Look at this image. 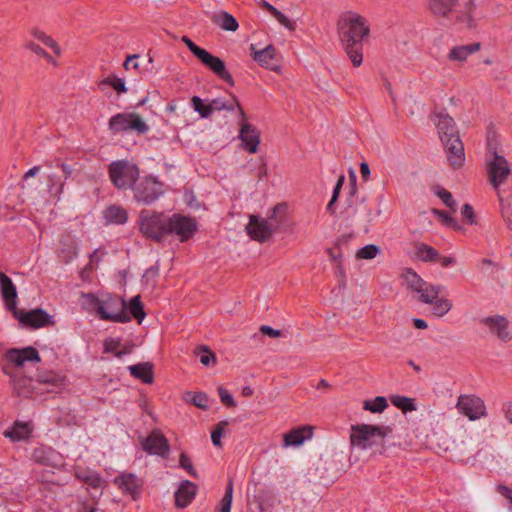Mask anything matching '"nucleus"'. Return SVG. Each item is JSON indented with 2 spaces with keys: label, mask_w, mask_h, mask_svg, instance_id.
<instances>
[{
  "label": "nucleus",
  "mask_w": 512,
  "mask_h": 512,
  "mask_svg": "<svg viewBox=\"0 0 512 512\" xmlns=\"http://www.w3.org/2000/svg\"><path fill=\"white\" fill-rule=\"evenodd\" d=\"M137 226L145 239L156 243H161L170 235H175L182 243L187 242L198 230L197 222L192 217L146 209L140 211Z\"/></svg>",
  "instance_id": "nucleus-1"
},
{
  "label": "nucleus",
  "mask_w": 512,
  "mask_h": 512,
  "mask_svg": "<svg viewBox=\"0 0 512 512\" xmlns=\"http://www.w3.org/2000/svg\"><path fill=\"white\" fill-rule=\"evenodd\" d=\"M339 40L354 67L363 62V46L370 38L368 20L354 11L342 13L337 21Z\"/></svg>",
  "instance_id": "nucleus-2"
},
{
  "label": "nucleus",
  "mask_w": 512,
  "mask_h": 512,
  "mask_svg": "<svg viewBox=\"0 0 512 512\" xmlns=\"http://www.w3.org/2000/svg\"><path fill=\"white\" fill-rule=\"evenodd\" d=\"M431 118L437 127L450 166L453 169L461 168L465 161L464 144L454 119L446 111L433 113Z\"/></svg>",
  "instance_id": "nucleus-3"
},
{
  "label": "nucleus",
  "mask_w": 512,
  "mask_h": 512,
  "mask_svg": "<svg viewBox=\"0 0 512 512\" xmlns=\"http://www.w3.org/2000/svg\"><path fill=\"white\" fill-rule=\"evenodd\" d=\"M428 10L437 19H445L453 25H463L468 29L476 27L474 0H428Z\"/></svg>",
  "instance_id": "nucleus-4"
},
{
  "label": "nucleus",
  "mask_w": 512,
  "mask_h": 512,
  "mask_svg": "<svg viewBox=\"0 0 512 512\" xmlns=\"http://www.w3.org/2000/svg\"><path fill=\"white\" fill-rule=\"evenodd\" d=\"M392 433L390 426L371 424H356L351 426L350 444L361 450L377 447V452L385 451V438Z\"/></svg>",
  "instance_id": "nucleus-5"
},
{
  "label": "nucleus",
  "mask_w": 512,
  "mask_h": 512,
  "mask_svg": "<svg viewBox=\"0 0 512 512\" xmlns=\"http://www.w3.org/2000/svg\"><path fill=\"white\" fill-rule=\"evenodd\" d=\"M86 297L101 320L117 323H127L130 321L127 303L120 296L108 295L106 299H99L95 294L89 293Z\"/></svg>",
  "instance_id": "nucleus-6"
},
{
  "label": "nucleus",
  "mask_w": 512,
  "mask_h": 512,
  "mask_svg": "<svg viewBox=\"0 0 512 512\" xmlns=\"http://www.w3.org/2000/svg\"><path fill=\"white\" fill-rule=\"evenodd\" d=\"M181 41L205 67L216 74L221 80L225 81L229 86L233 87L235 85L232 75L226 70L225 62L221 58L199 47L188 36H182Z\"/></svg>",
  "instance_id": "nucleus-7"
},
{
  "label": "nucleus",
  "mask_w": 512,
  "mask_h": 512,
  "mask_svg": "<svg viewBox=\"0 0 512 512\" xmlns=\"http://www.w3.org/2000/svg\"><path fill=\"white\" fill-rule=\"evenodd\" d=\"M131 190L135 202L150 206L165 193V185L154 176H139Z\"/></svg>",
  "instance_id": "nucleus-8"
},
{
  "label": "nucleus",
  "mask_w": 512,
  "mask_h": 512,
  "mask_svg": "<svg viewBox=\"0 0 512 512\" xmlns=\"http://www.w3.org/2000/svg\"><path fill=\"white\" fill-rule=\"evenodd\" d=\"M108 173L110 181L119 190L132 189V185L140 176L138 166L128 160L113 161L108 167Z\"/></svg>",
  "instance_id": "nucleus-9"
},
{
  "label": "nucleus",
  "mask_w": 512,
  "mask_h": 512,
  "mask_svg": "<svg viewBox=\"0 0 512 512\" xmlns=\"http://www.w3.org/2000/svg\"><path fill=\"white\" fill-rule=\"evenodd\" d=\"M4 361L1 370L5 375L11 376L18 374L14 369L24 367L26 362L39 363L41 362V357L36 348L28 346L21 349H8L4 354Z\"/></svg>",
  "instance_id": "nucleus-10"
},
{
  "label": "nucleus",
  "mask_w": 512,
  "mask_h": 512,
  "mask_svg": "<svg viewBox=\"0 0 512 512\" xmlns=\"http://www.w3.org/2000/svg\"><path fill=\"white\" fill-rule=\"evenodd\" d=\"M402 277L407 287L419 294L418 301L422 303H433L443 289L441 285L428 284L412 268H405Z\"/></svg>",
  "instance_id": "nucleus-11"
},
{
  "label": "nucleus",
  "mask_w": 512,
  "mask_h": 512,
  "mask_svg": "<svg viewBox=\"0 0 512 512\" xmlns=\"http://www.w3.org/2000/svg\"><path fill=\"white\" fill-rule=\"evenodd\" d=\"M108 128L113 134L134 131L138 135L146 134L149 126L137 113H117L109 119Z\"/></svg>",
  "instance_id": "nucleus-12"
},
{
  "label": "nucleus",
  "mask_w": 512,
  "mask_h": 512,
  "mask_svg": "<svg viewBox=\"0 0 512 512\" xmlns=\"http://www.w3.org/2000/svg\"><path fill=\"white\" fill-rule=\"evenodd\" d=\"M12 314L22 326L32 329L53 326L55 324L53 317L41 308L27 312L16 309Z\"/></svg>",
  "instance_id": "nucleus-13"
},
{
  "label": "nucleus",
  "mask_w": 512,
  "mask_h": 512,
  "mask_svg": "<svg viewBox=\"0 0 512 512\" xmlns=\"http://www.w3.org/2000/svg\"><path fill=\"white\" fill-rule=\"evenodd\" d=\"M488 178L495 189L504 184L511 174V167L502 155H499L496 149L493 152V159L489 161L487 166Z\"/></svg>",
  "instance_id": "nucleus-14"
},
{
  "label": "nucleus",
  "mask_w": 512,
  "mask_h": 512,
  "mask_svg": "<svg viewBox=\"0 0 512 512\" xmlns=\"http://www.w3.org/2000/svg\"><path fill=\"white\" fill-rule=\"evenodd\" d=\"M277 225L269 223L268 220L258 215H251L246 225V232L249 237L259 243L268 241L276 233Z\"/></svg>",
  "instance_id": "nucleus-15"
},
{
  "label": "nucleus",
  "mask_w": 512,
  "mask_h": 512,
  "mask_svg": "<svg viewBox=\"0 0 512 512\" xmlns=\"http://www.w3.org/2000/svg\"><path fill=\"white\" fill-rule=\"evenodd\" d=\"M458 411L470 420H477L486 414L484 401L475 395H460L456 404Z\"/></svg>",
  "instance_id": "nucleus-16"
},
{
  "label": "nucleus",
  "mask_w": 512,
  "mask_h": 512,
  "mask_svg": "<svg viewBox=\"0 0 512 512\" xmlns=\"http://www.w3.org/2000/svg\"><path fill=\"white\" fill-rule=\"evenodd\" d=\"M479 324L488 328L489 332L502 342L512 340V330L509 320L502 315L483 317Z\"/></svg>",
  "instance_id": "nucleus-17"
},
{
  "label": "nucleus",
  "mask_w": 512,
  "mask_h": 512,
  "mask_svg": "<svg viewBox=\"0 0 512 512\" xmlns=\"http://www.w3.org/2000/svg\"><path fill=\"white\" fill-rule=\"evenodd\" d=\"M143 450L151 455L167 458L170 453V444L160 429H153L142 442Z\"/></svg>",
  "instance_id": "nucleus-18"
},
{
  "label": "nucleus",
  "mask_w": 512,
  "mask_h": 512,
  "mask_svg": "<svg viewBox=\"0 0 512 512\" xmlns=\"http://www.w3.org/2000/svg\"><path fill=\"white\" fill-rule=\"evenodd\" d=\"M251 56L255 62H257L261 67L269 69L274 72L280 71V66L274 63V60L277 55L276 48L270 44L267 47L256 50L255 45H250Z\"/></svg>",
  "instance_id": "nucleus-19"
},
{
  "label": "nucleus",
  "mask_w": 512,
  "mask_h": 512,
  "mask_svg": "<svg viewBox=\"0 0 512 512\" xmlns=\"http://www.w3.org/2000/svg\"><path fill=\"white\" fill-rule=\"evenodd\" d=\"M239 138L242 141L241 147L245 151L252 154L258 151L260 144V132L254 125L244 120L241 124Z\"/></svg>",
  "instance_id": "nucleus-20"
},
{
  "label": "nucleus",
  "mask_w": 512,
  "mask_h": 512,
  "mask_svg": "<svg viewBox=\"0 0 512 512\" xmlns=\"http://www.w3.org/2000/svg\"><path fill=\"white\" fill-rule=\"evenodd\" d=\"M0 292L8 311L14 312L17 308V290L13 281L4 272L0 271Z\"/></svg>",
  "instance_id": "nucleus-21"
},
{
  "label": "nucleus",
  "mask_w": 512,
  "mask_h": 512,
  "mask_svg": "<svg viewBox=\"0 0 512 512\" xmlns=\"http://www.w3.org/2000/svg\"><path fill=\"white\" fill-rule=\"evenodd\" d=\"M114 484L117 485L122 492L130 494L134 500L137 499L141 483L136 475L132 473H122L115 477Z\"/></svg>",
  "instance_id": "nucleus-22"
},
{
  "label": "nucleus",
  "mask_w": 512,
  "mask_h": 512,
  "mask_svg": "<svg viewBox=\"0 0 512 512\" xmlns=\"http://www.w3.org/2000/svg\"><path fill=\"white\" fill-rule=\"evenodd\" d=\"M9 378L15 396L30 398L34 394L33 379L31 377L17 374L11 375Z\"/></svg>",
  "instance_id": "nucleus-23"
},
{
  "label": "nucleus",
  "mask_w": 512,
  "mask_h": 512,
  "mask_svg": "<svg viewBox=\"0 0 512 512\" xmlns=\"http://www.w3.org/2000/svg\"><path fill=\"white\" fill-rule=\"evenodd\" d=\"M197 486L189 480L183 481L175 492V505L178 508L187 507L196 496Z\"/></svg>",
  "instance_id": "nucleus-24"
},
{
  "label": "nucleus",
  "mask_w": 512,
  "mask_h": 512,
  "mask_svg": "<svg viewBox=\"0 0 512 512\" xmlns=\"http://www.w3.org/2000/svg\"><path fill=\"white\" fill-rule=\"evenodd\" d=\"M130 375L135 379L141 380L144 384L154 382V364L151 362H142L128 367Z\"/></svg>",
  "instance_id": "nucleus-25"
},
{
  "label": "nucleus",
  "mask_w": 512,
  "mask_h": 512,
  "mask_svg": "<svg viewBox=\"0 0 512 512\" xmlns=\"http://www.w3.org/2000/svg\"><path fill=\"white\" fill-rule=\"evenodd\" d=\"M480 49H481L480 42L470 43L467 45L455 46L449 51L447 58L450 61L464 62L467 60V58L470 55L478 52Z\"/></svg>",
  "instance_id": "nucleus-26"
},
{
  "label": "nucleus",
  "mask_w": 512,
  "mask_h": 512,
  "mask_svg": "<svg viewBox=\"0 0 512 512\" xmlns=\"http://www.w3.org/2000/svg\"><path fill=\"white\" fill-rule=\"evenodd\" d=\"M103 218L107 223L123 225L128 221V212L121 205L112 204L103 210Z\"/></svg>",
  "instance_id": "nucleus-27"
},
{
  "label": "nucleus",
  "mask_w": 512,
  "mask_h": 512,
  "mask_svg": "<svg viewBox=\"0 0 512 512\" xmlns=\"http://www.w3.org/2000/svg\"><path fill=\"white\" fill-rule=\"evenodd\" d=\"M312 436V428L310 426H303L290 430L284 435V446H299L305 439Z\"/></svg>",
  "instance_id": "nucleus-28"
},
{
  "label": "nucleus",
  "mask_w": 512,
  "mask_h": 512,
  "mask_svg": "<svg viewBox=\"0 0 512 512\" xmlns=\"http://www.w3.org/2000/svg\"><path fill=\"white\" fill-rule=\"evenodd\" d=\"M31 427L27 422L15 421L10 430L4 432V436L12 441L27 439L31 434Z\"/></svg>",
  "instance_id": "nucleus-29"
},
{
  "label": "nucleus",
  "mask_w": 512,
  "mask_h": 512,
  "mask_svg": "<svg viewBox=\"0 0 512 512\" xmlns=\"http://www.w3.org/2000/svg\"><path fill=\"white\" fill-rule=\"evenodd\" d=\"M414 247L416 257L423 262H436L439 258V252L432 246L416 242Z\"/></svg>",
  "instance_id": "nucleus-30"
},
{
  "label": "nucleus",
  "mask_w": 512,
  "mask_h": 512,
  "mask_svg": "<svg viewBox=\"0 0 512 512\" xmlns=\"http://www.w3.org/2000/svg\"><path fill=\"white\" fill-rule=\"evenodd\" d=\"M287 206L285 203L275 205L268 213L266 220L273 225H277L276 233L280 231L281 225L286 221Z\"/></svg>",
  "instance_id": "nucleus-31"
},
{
  "label": "nucleus",
  "mask_w": 512,
  "mask_h": 512,
  "mask_svg": "<svg viewBox=\"0 0 512 512\" xmlns=\"http://www.w3.org/2000/svg\"><path fill=\"white\" fill-rule=\"evenodd\" d=\"M127 312L130 315V319L133 317L139 324L142 323L146 317V312L144 310V305L141 302L140 295H136L130 299L127 304Z\"/></svg>",
  "instance_id": "nucleus-32"
},
{
  "label": "nucleus",
  "mask_w": 512,
  "mask_h": 512,
  "mask_svg": "<svg viewBox=\"0 0 512 512\" xmlns=\"http://www.w3.org/2000/svg\"><path fill=\"white\" fill-rule=\"evenodd\" d=\"M213 22L221 27L223 30L234 32L238 29L239 25L233 15L228 12L222 11L213 17Z\"/></svg>",
  "instance_id": "nucleus-33"
},
{
  "label": "nucleus",
  "mask_w": 512,
  "mask_h": 512,
  "mask_svg": "<svg viewBox=\"0 0 512 512\" xmlns=\"http://www.w3.org/2000/svg\"><path fill=\"white\" fill-rule=\"evenodd\" d=\"M184 400L201 410L209 409V398L204 392H186Z\"/></svg>",
  "instance_id": "nucleus-34"
},
{
  "label": "nucleus",
  "mask_w": 512,
  "mask_h": 512,
  "mask_svg": "<svg viewBox=\"0 0 512 512\" xmlns=\"http://www.w3.org/2000/svg\"><path fill=\"white\" fill-rule=\"evenodd\" d=\"M389 399L395 407L401 409L404 413L416 410L414 399L412 398L400 395H391Z\"/></svg>",
  "instance_id": "nucleus-35"
},
{
  "label": "nucleus",
  "mask_w": 512,
  "mask_h": 512,
  "mask_svg": "<svg viewBox=\"0 0 512 512\" xmlns=\"http://www.w3.org/2000/svg\"><path fill=\"white\" fill-rule=\"evenodd\" d=\"M264 8L270 14H272L281 25H283L284 27L288 28L291 31L295 30V23L293 21H291L281 11H279L277 8H275L273 5L264 1Z\"/></svg>",
  "instance_id": "nucleus-36"
},
{
  "label": "nucleus",
  "mask_w": 512,
  "mask_h": 512,
  "mask_svg": "<svg viewBox=\"0 0 512 512\" xmlns=\"http://www.w3.org/2000/svg\"><path fill=\"white\" fill-rule=\"evenodd\" d=\"M99 88H103V86H110L112 87L118 94L126 93L127 87L123 79L113 75L106 77L99 81L98 83Z\"/></svg>",
  "instance_id": "nucleus-37"
},
{
  "label": "nucleus",
  "mask_w": 512,
  "mask_h": 512,
  "mask_svg": "<svg viewBox=\"0 0 512 512\" xmlns=\"http://www.w3.org/2000/svg\"><path fill=\"white\" fill-rule=\"evenodd\" d=\"M53 453L54 451L51 448L40 446L33 450L32 459L36 463L49 466L51 465V456Z\"/></svg>",
  "instance_id": "nucleus-38"
},
{
  "label": "nucleus",
  "mask_w": 512,
  "mask_h": 512,
  "mask_svg": "<svg viewBox=\"0 0 512 512\" xmlns=\"http://www.w3.org/2000/svg\"><path fill=\"white\" fill-rule=\"evenodd\" d=\"M32 35L36 39H38L40 42H42L45 46L52 49L56 55L59 56L61 54V49H60V46L58 45V43L51 36L47 35L45 32H43L39 29H34L32 31Z\"/></svg>",
  "instance_id": "nucleus-39"
},
{
  "label": "nucleus",
  "mask_w": 512,
  "mask_h": 512,
  "mask_svg": "<svg viewBox=\"0 0 512 512\" xmlns=\"http://www.w3.org/2000/svg\"><path fill=\"white\" fill-rule=\"evenodd\" d=\"M432 305V314L436 317H443L446 315L452 308V302L449 299L438 297L433 300Z\"/></svg>",
  "instance_id": "nucleus-40"
},
{
  "label": "nucleus",
  "mask_w": 512,
  "mask_h": 512,
  "mask_svg": "<svg viewBox=\"0 0 512 512\" xmlns=\"http://www.w3.org/2000/svg\"><path fill=\"white\" fill-rule=\"evenodd\" d=\"M388 407V403L385 397L377 396L373 400L364 401L363 408L372 413H381Z\"/></svg>",
  "instance_id": "nucleus-41"
},
{
  "label": "nucleus",
  "mask_w": 512,
  "mask_h": 512,
  "mask_svg": "<svg viewBox=\"0 0 512 512\" xmlns=\"http://www.w3.org/2000/svg\"><path fill=\"white\" fill-rule=\"evenodd\" d=\"M441 223L447 227H451L456 231L462 230V226L458 224L457 220L444 210H434Z\"/></svg>",
  "instance_id": "nucleus-42"
},
{
  "label": "nucleus",
  "mask_w": 512,
  "mask_h": 512,
  "mask_svg": "<svg viewBox=\"0 0 512 512\" xmlns=\"http://www.w3.org/2000/svg\"><path fill=\"white\" fill-rule=\"evenodd\" d=\"M191 105L202 118H209L212 115L209 104H205L203 100L198 96H193L191 98Z\"/></svg>",
  "instance_id": "nucleus-43"
},
{
  "label": "nucleus",
  "mask_w": 512,
  "mask_h": 512,
  "mask_svg": "<svg viewBox=\"0 0 512 512\" xmlns=\"http://www.w3.org/2000/svg\"><path fill=\"white\" fill-rule=\"evenodd\" d=\"M228 425H229V423L226 420L220 421L215 425L214 429L211 432V440H212V443L214 446H216L218 448L222 447L221 438L224 434L225 428Z\"/></svg>",
  "instance_id": "nucleus-44"
},
{
  "label": "nucleus",
  "mask_w": 512,
  "mask_h": 512,
  "mask_svg": "<svg viewBox=\"0 0 512 512\" xmlns=\"http://www.w3.org/2000/svg\"><path fill=\"white\" fill-rule=\"evenodd\" d=\"M379 252L380 249L378 246L374 244H368L357 251L356 257L358 259L371 260L374 259Z\"/></svg>",
  "instance_id": "nucleus-45"
},
{
  "label": "nucleus",
  "mask_w": 512,
  "mask_h": 512,
  "mask_svg": "<svg viewBox=\"0 0 512 512\" xmlns=\"http://www.w3.org/2000/svg\"><path fill=\"white\" fill-rule=\"evenodd\" d=\"M77 256V245L74 241H70L66 248H63L59 252V257L64 263H69Z\"/></svg>",
  "instance_id": "nucleus-46"
},
{
  "label": "nucleus",
  "mask_w": 512,
  "mask_h": 512,
  "mask_svg": "<svg viewBox=\"0 0 512 512\" xmlns=\"http://www.w3.org/2000/svg\"><path fill=\"white\" fill-rule=\"evenodd\" d=\"M436 194L447 207H449L452 210H455L457 203L454 200L452 194L448 190L438 186Z\"/></svg>",
  "instance_id": "nucleus-47"
},
{
  "label": "nucleus",
  "mask_w": 512,
  "mask_h": 512,
  "mask_svg": "<svg viewBox=\"0 0 512 512\" xmlns=\"http://www.w3.org/2000/svg\"><path fill=\"white\" fill-rule=\"evenodd\" d=\"M200 352H203V354L200 355V362L204 366H209L211 363H216V355L214 352H212L207 346H199L197 348Z\"/></svg>",
  "instance_id": "nucleus-48"
},
{
  "label": "nucleus",
  "mask_w": 512,
  "mask_h": 512,
  "mask_svg": "<svg viewBox=\"0 0 512 512\" xmlns=\"http://www.w3.org/2000/svg\"><path fill=\"white\" fill-rule=\"evenodd\" d=\"M179 465H180L181 468L186 470L187 473L191 477L196 478V479L198 478V474H197L196 470L193 467L191 459L185 453H181L180 458H179Z\"/></svg>",
  "instance_id": "nucleus-49"
},
{
  "label": "nucleus",
  "mask_w": 512,
  "mask_h": 512,
  "mask_svg": "<svg viewBox=\"0 0 512 512\" xmlns=\"http://www.w3.org/2000/svg\"><path fill=\"white\" fill-rule=\"evenodd\" d=\"M26 48L31 50L36 55L45 58L48 62L55 63V60L43 49L40 45L34 42H29L26 44Z\"/></svg>",
  "instance_id": "nucleus-50"
},
{
  "label": "nucleus",
  "mask_w": 512,
  "mask_h": 512,
  "mask_svg": "<svg viewBox=\"0 0 512 512\" xmlns=\"http://www.w3.org/2000/svg\"><path fill=\"white\" fill-rule=\"evenodd\" d=\"M121 345L120 338H106L104 340L103 346H104V352L105 353H113L115 355V352H118V348Z\"/></svg>",
  "instance_id": "nucleus-51"
},
{
  "label": "nucleus",
  "mask_w": 512,
  "mask_h": 512,
  "mask_svg": "<svg viewBox=\"0 0 512 512\" xmlns=\"http://www.w3.org/2000/svg\"><path fill=\"white\" fill-rule=\"evenodd\" d=\"M84 483H86L88 486L98 489L102 486L103 479L98 473H89L86 476L83 477Z\"/></svg>",
  "instance_id": "nucleus-52"
},
{
  "label": "nucleus",
  "mask_w": 512,
  "mask_h": 512,
  "mask_svg": "<svg viewBox=\"0 0 512 512\" xmlns=\"http://www.w3.org/2000/svg\"><path fill=\"white\" fill-rule=\"evenodd\" d=\"M461 214L468 224H470V225L476 224V215H475L473 207L470 204L466 203L462 206Z\"/></svg>",
  "instance_id": "nucleus-53"
},
{
  "label": "nucleus",
  "mask_w": 512,
  "mask_h": 512,
  "mask_svg": "<svg viewBox=\"0 0 512 512\" xmlns=\"http://www.w3.org/2000/svg\"><path fill=\"white\" fill-rule=\"evenodd\" d=\"M218 394H219L221 402L225 406L230 407V408H233L236 406V402L234 401V398L225 388L220 386L218 388Z\"/></svg>",
  "instance_id": "nucleus-54"
},
{
  "label": "nucleus",
  "mask_w": 512,
  "mask_h": 512,
  "mask_svg": "<svg viewBox=\"0 0 512 512\" xmlns=\"http://www.w3.org/2000/svg\"><path fill=\"white\" fill-rule=\"evenodd\" d=\"M233 497V481L230 479L226 485L224 496L220 502V506H227L231 508Z\"/></svg>",
  "instance_id": "nucleus-55"
},
{
  "label": "nucleus",
  "mask_w": 512,
  "mask_h": 512,
  "mask_svg": "<svg viewBox=\"0 0 512 512\" xmlns=\"http://www.w3.org/2000/svg\"><path fill=\"white\" fill-rule=\"evenodd\" d=\"M501 211H502L503 219H504V221L507 224V227L510 230H512V206H510V205H507V206L502 205Z\"/></svg>",
  "instance_id": "nucleus-56"
},
{
  "label": "nucleus",
  "mask_w": 512,
  "mask_h": 512,
  "mask_svg": "<svg viewBox=\"0 0 512 512\" xmlns=\"http://www.w3.org/2000/svg\"><path fill=\"white\" fill-rule=\"evenodd\" d=\"M232 98H233V103L226 102V108H224V110L233 111L235 106H237L242 119L245 120L246 119L245 112L242 109L237 97L235 95H232Z\"/></svg>",
  "instance_id": "nucleus-57"
},
{
  "label": "nucleus",
  "mask_w": 512,
  "mask_h": 512,
  "mask_svg": "<svg viewBox=\"0 0 512 512\" xmlns=\"http://www.w3.org/2000/svg\"><path fill=\"white\" fill-rule=\"evenodd\" d=\"M344 181H345V177L344 175H341L338 180H337V183L333 189V193H332V203H335L337 200H338V197L340 195V192H341V189H342V186L344 184Z\"/></svg>",
  "instance_id": "nucleus-58"
},
{
  "label": "nucleus",
  "mask_w": 512,
  "mask_h": 512,
  "mask_svg": "<svg viewBox=\"0 0 512 512\" xmlns=\"http://www.w3.org/2000/svg\"><path fill=\"white\" fill-rule=\"evenodd\" d=\"M354 237V234L353 233H347V234H343L341 235L335 242V248H337L338 250L341 249L342 246L344 245H348L349 242L353 239Z\"/></svg>",
  "instance_id": "nucleus-59"
},
{
  "label": "nucleus",
  "mask_w": 512,
  "mask_h": 512,
  "mask_svg": "<svg viewBox=\"0 0 512 512\" xmlns=\"http://www.w3.org/2000/svg\"><path fill=\"white\" fill-rule=\"evenodd\" d=\"M260 332L263 334V335H267L269 337H273V338H276V337H280L281 336V331L280 330H276L268 325H262L260 326L259 328Z\"/></svg>",
  "instance_id": "nucleus-60"
},
{
  "label": "nucleus",
  "mask_w": 512,
  "mask_h": 512,
  "mask_svg": "<svg viewBox=\"0 0 512 512\" xmlns=\"http://www.w3.org/2000/svg\"><path fill=\"white\" fill-rule=\"evenodd\" d=\"M497 492L512 504V488L501 484L497 486Z\"/></svg>",
  "instance_id": "nucleus-61"
},
{
  "label": "nucleus",
  "mask_w": 512,
  "mask_h": 512,
  "mask_svg": "<svg viewBox=\"0 0 512 512\" xmlns=\"http://www.w3.org/2000/svg\"><path fill=\"white\" fill-rule=\"evenodd\" d=\"M209 106L211 108V114H212L214 111L224 110V108H226V102L217 98V99L211 100V102L209 103Z\"/></svg>",
  "instance_id": "nucleus-62"
},
{
  "label": "nucleus",
  "mask_w": 512,
  "mask_h": 512,
  "mask_svg": "<svg viewBox=\"0 0 512 512\" xmlns=\"http://www.w3.org/2000/svg\"><path fill=\"white\" fill-rule=\"evenodd\" d=\"M39 382L45 383V384L57 385L60 383V378H59V376H57L55 374H50L47 376L40 377Z\"/></svg>",
  "instance_id": "nucleus-63"
},
{
  "label": "nucleus",
  "mask_w": 512,
  "mask_h": 512,
  "mask_svg": "<svg viewBox=\"0 0 512 512\" xmlns=\"http://www.w3.org/2000/svg\"><path fill=\"white\" fill-rule=\"evenodd\" d=\"M502 411L504 412L507 421L512 424V402L504 403Z\"/></svg>",
  "instance_id": "nucleus-64"
}]
</instances>
